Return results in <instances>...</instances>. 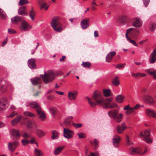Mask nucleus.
Returning a JSON list of instances; mask_svg holds the SVG:
<instances>
[{"instance_id":"obj_1","label":"nucleus","mask_w":156,"mask_h":156,"mask_svg":"<svg viewBox=\"0 0 156 156\" xmlns=\"http://www.w3.org/2000/svg\"><path fill=\"white\" fill-rule=\"evenodd\" d=\"M86 99L88 100L89 104L92 107L95 106L96 103L101 105L103 107L106 106L105 104L106 100H104L102 95L99 91H95L93 94L92 98L87 97Z\"/></svg>"},{"instance_id":"obj_2","label":"nucleus","mask_w":156,"mask_h":156,"mask_svg":"<svg viewBox=\"0 0 156 156\" xmlns=\"http://www.w3.org/2000/svg\"><path fill=\"white\" fill-rule=\"evenodd\" d=\"M42 80L45 84H48L52 82L55 79L56 75L52 71H49L45 73L44 75H41Z\"/></svg>"},{"instance_id":"obj_3","label":"nucleus","mask_w":156,"mask_h":156,"mask_svg":"<svg viewBox=\"0 0 156 156\" xmlns=\"http://www.w3.org/2000/svg\"><path fill=\"white\" fill-rule=\"evenodd\" d=\"M108 114L109 117L112 118L118 123L121 122L122 119L123 115L119 112L117 109H113L108 112Z\"/></svg>"},{"instance_id":"obj_4","label":"nucleus","mask_w":156,"mask_h":156,"mask_svg":"<svg viewBox=\"0 0 156 156\" xmlns=\"http://www.w3.org/2000/svg\"><path fill=\"white\" fill-rule=\"evenodd\" d=\"M51 26L53 30L57 32H61L63 30L62 25L58 17H55L52 20L51 23Z\"/></svg>"},{"instance_id":"obj_5","label":"nucleus","mask_w":156,"mask_h":156,"mask_svg":"<svg viewBox=\"0 0 156 156\" xmlns=\"http://www.w3.org/2000/svg\"><path fill=\"white\" fill-rule=\"evenodd\" d=\"M140 33V31L139 29L131 27L127 30L126 34L128 35L129 34H131V37L133 39L138 40Z\"/></svg>"},{"instance_id":"obj_6","label":"nucleus","mask_w":156,"mask_h":156,"mask_svg":"<svg viewBox=\"0 0 156 156\" xmlns=\"http://www.w3.org/2000/svg\"><path fill=\"white\" fill-rule=\"evenodd\" d=\"M147 151V149L145 148L144 151L142 153V149L140 147L134 148L131 147L129 149V152L131 154H138L141 155L144 154Z\"/></svg>"},{"instance_id":"obj_7","label":"nucleus","mask_w":156,"mask_h":156,"mask_svg":"<svg viewBox=\"0 0 156 156\" xmlns=\"http://www.w3.org/2000/svg\"><path fill=\"white\" fill-rule=\"evenodd\" d=\"M31 28V26L24 20L21 22V23L19 27L20 29L22 31H27Z\"/></svg>"},{"instance_id":"obj_8","label":"nucleus","mask_w":156,"mask_h":156,"mask_svg":"<svg viewBox=\"0 0 156 156\" xmlns=\"http://www.w3.org/2000/svg\"><path fill=\"white\" fill-rule=\"evenodd\" d=\"M112 99H113L112 98H107L106 99V101L105 103L106 106H104L103 107L106 108H110L117 107V105L115 102H113L110 104V103L112 101Z\"/></svg>"},{"instance_id":"obj_9","label":"nucleus","mask_w":156,"mask_h":156,"mask_svg":"<svg viewBox=\"0 0 156 156\" xmlns=\"http://www.w3.org/2000/svg\"><path fill=\"white\" fill-rule=\"evenodd\" d=\"M63 135L66 138L68 139L72 138L73 137L74 134L73 132L70 130L68 128H63Z\"/></svg>"},{"instance_id":"obj_10","label":"nucleus","mask_w":156,"mask_h":156,"mask_svg":"<svg viewBox=\"0 0 156 156\" xmlns=\"http://www.w3.org/2000/svg\"><path fill=\"white\" fill-rule=\"evenodd\" d=\"M131 23L133 27L138 28L142 25L141 20L138 18H133L131 20Z\"/></svg>"},{"instance_id":"obj_11","label":"nucleus","mask_w":156,"mask_h":156,"mask_svg":"<svg viewBox=\"0 0 156 156\" xmlns=\"http://www.w3.org/2000/svg\"><path fill=\"white\" fill-rule=\"evenodd\" d=\"M19 143L17 141H13L12 143L9 142L8 148L12 152H14L16 148L19 145Z\"/></svg>"},{"instance_id":"obj_12","label":"nucleus","mask_w":156,"mask_h":156,"mask_svg":"<svg viewBox=\"0 0 156 156\" xmlns=\"http://www.w3.org/2000/svg\"><path fill=\"white\" fill-rule=\"evenodd\" d=\"M32 84L34 85H36L39 88L41 87V84L42 83L41 79L40 77L34 78L30 80Z\"/></svg>"},{"instance_id":"obj_13","label":"nucleus","mask_w":156,"mask_h":156,"mask_svg":"<svg viewBox=\"0 0 156 156\" xmlns=\"http://www.w3.org/2000/svg\"><path fill=\"white\" fill-rule=\"evenodd\" d=\"M21 118H22V119L24 121L28 120L27 117H25L22 118V115H19L16 118L13 119L11 121V125L13 126L16 125L20 121Z\"/></svg>"},{"instance_id":"obj_14","label":"nucleus","mask_w":156,"mask_h":156,"mask_svg":"<svg viewBox=\"0 0 156 156\" xmlns=\"http://www.w3.org/2000/svg\"><path fill=\"white\" fill-rule=\"evenodd\" d=\"M38 4L41 7V9H44L47 10L48 8L49 5L47 3L44 1V0H37Z\"/></svg>"},{"instance_id":"obj_15","label":"nucleus","mask_w":156,"mask_h":156,"mask_svg":"<svg viewBox=\"0 0 156 156\" xmlns=\"http://www.w3.org/2000/svg\"><path fill=\"white\" fill-rule=\"evenodd\" d=\"M121 138L117 135L114 136L113 138V143L114 146L115 147H118L119 146Z\"/></svg>"},{"instance_id":"obj_16","label":"nucleus","mask_w":156,"mask_h":156,"mask_svg":"<svg viewBox=\"0 0 156 156\" xmlns=\"http://www.w3.org/2000/svg\"><path fill=\"white\" fill-rule=\"evenodd\" d=\"M144 140L148 143H151L152 142V140L149 137L150 135V131L146 130L144 133Z\"/></svg>"},{"instance_id":"obj_17","label":"nucleus","mask_w":156,"mask_h":156,"mask_svg":"<svg viewBox=\"0 0 156 156\" xmlns=\"http://www.w3.org/2000/svg\"><path fill=\"white\" fill-rule=\"evenodd\" d=\"M127 128L125 123L123 122L121 126H117L116 127V130L117 132L119 134L122 133L123 131Z\"/></svg>"},{"instance_id":"obj_18","label":"nucleus","mask_w":156,"mask_h":156,"mask_svg":"<svg viewBox=\"0 0 156 156\" xmlns=\"http://www.w3.org/2000/svg\"><path fill=\"white\" fill-rule=\"evenodd\" d=\"M37 114L38 118L41 121H44L46 117L45 113L41 110V108H40L37 111Z\"/></svg>"},{"instance_id":"obj_19","label":"nucleus","mask_w":156,"mask_h":156,"mask_svg":"<svg viewBox=\"0 0 156 156\" xmlns=\"http://www.w3.org/2000/svg\"><path fill=\"white\" fill-rule=\"evenodd\" d=\"M143 99L146 103L149 104H152L154 102L153 98L148 95H145L144 96Z\"/></svg>"},{"instance_id":"obj_20","label":"nucleus","mask_w":156,"mask_h":156,"mask_svg":"<svg viewBox=\"0 0 156 156\" xmlns=\"http://www.w3.org/2000/svg\"><path fill=\"white\" fill-rule=\"evenodd\" d=\"M156 60V49H154L150 56L149 61L151 63H154Z\"/></svg>"},{"instance_id":"obj_21","label":"nucleus","mask_w":156,"mask_h":156,"mask_svg":"<svg viewBox=\"0 0 156 156\" xmlns=\"http://www.w3.org/2000/svg\"><path fill=\"white\" fill-rule=\"evenodd\" d=\"M73 117L70 116L66 118L64 120V124L66 127L68 128L72 125V120Z\"/></svg>"},{"instance_id":"obj_22","label":"nucleus","mask_w":156,"mask_h":156,"mask_svg":"<svg viewBox=\"0 0 156 156\" xmlns=\"http://www.w3.org/2000/svg\"><path fill=\"white\" fill-rule=\"evenodd\" d=\"M8 101L5 98H2L0 100V110H2L4 109L8 104Z\"/></svg>"},{"instance_id":"obj_23","label":"nucleus","mask_w":156,"mask_h":156,"mask_svg":"<svg viewBox=\"0 0 156 156\" xmlns=\"http://www.w3.org/2000/svg\"><path fill=\"white\" fill-rule=\"evenodd\" d=\"M27 106L35 109L37 111L41 108L37 102L34 101L29 102L28 103Z\"/></svg>"},{"instance_id":"obj_24","label":"nucleus","mask_w":156,"mask_h":156,"mask_svg":"<svg viewBox=\"0 0 156 156\" xmlns=\"http://www.w3.org/2000/svg\"><path fill=\"white\" fill-rule=\"evenodd\" d=\"M116 52L115 51H112L109 52L107 55L106 57V61L109 62H110L113 56L116 54Z\"/></svg>"},{"instance_id":"obj_25","label":"nucleus","mask_w":156,"mask_h":156,"mask_svg":"<svg viewBox=\"0 0 156 156\" xmlns=\"http://www.w3.org/2000/svg\"><path fill=\"white\" fill-rule=\"evenodd\" d=\"M89 19H83L81 21V26L82 28L83 29H86L89 26L88 21Z\"/></svg>"},{"instance_id":"obj_26","label":"nucleus","mask_w":156,"mask_h":156,"mask_svg":"<svg viewBox=\"0 0 156 156\" xmlns=\"http://www.w3.org/2000/svg\"><path fill=\"white\" fill-rule=\"evenodd\" d=\"M28 64L29 67L31 69H35L36 65L35 64V60L34 58H31L29 60L28 62Z\"/></svg>"},{"instance_id":"obj_27","label":"nucleus","mask_w":156,"mask_h":156,"mask_svg":"<svg viewBox=\"0 0 156 156\" xmlns=\"http://www.w3.org/2000/svg\"><path fill=\"white\" fill-rule=\"evenodd\" d=\"M11 132L12 135L15 138L18 139L20 137V134L19 130L12 129L11 130Z\"/></svg>"},{"instance_id":"obj_28","label":"nucleus","mask_w":156,"mask_h":156,"mask_svg":"<svg viewBox=\"0 0 156 156\" xmlns=\"http://www.w3.org/2000/svg\"><path fill=\"white\" fill-rule=\"evenodd\" d=\"M147 115L150 117H153L156 119V113L154 110H150L147 109L146 111Z\"/></svg>"},{"instance_id":"obj_29","label":"nucleus","mask_w":156,"mask_h":156,"mask_svg":"<svg viewBox=\"0 0 156 156\" xmlns=\"http://www.w3.org/2000/svg\"><path fill=\"white\" fill-rule=\"evenodd\" d=\"M77 94V91L75 92L74 93L69 92L68 94V98L70 100H75L76 99Z\"/></svg>"},{"instance_id":"obj_30","label":"nucleus","mask_w":156,"mask_h":156,"mask_svg":"<svg viewBox=\"0 0 156 156\" xmlns=\"http://www.w3.org/2000/svg\"><path fill=\"white\" fill-rule=\"evenodd\" d=\"M146 72L149 75H152L153 76L154 78L156 79V70L153 69L151 68L147 69Z\"/></svg>"},{"instance_id":"obj_31","label":"nucleus","mask_w":156,"mask_h":156,"mask_svg":"<svg viewBox=\"0 0 156 156\" xmlns=\"http://www.w3.org/2000/svg\"><path fill=\"white\" fill-rule=\"evenodd\" d=\"M26 7L25 6L21 7L18 11L19 14L21 15H27L28 14L26 12Z\"/></svg>"},{"instance_id":"obj_32","label":"nucleus","mask_w":156,"mask_h":156,"mask_svg":"<svg viewBox=\"0 0 156 156\" xmlns=\"http://www.w3.org/2000/svg\"><path fill=\"white\" fill-rule=\"evenodd\" d=\"M11 20L12 22L14 23H16L17 22L23 21L22 18L19 16H16L12 17Z\"/></svg>"},{"instance_id":"obj_33","label":"nucleus","mask_w":156,"mask_h":156,"mask_svg":"<svg viewBox=\"0 0 156 156\" xmlns=\"http://www.w3.org/2000/svg\"><path fill=\"white\" fill-rule=\"evenodd\" d=\"M27 126L28 128H31L33 126H36V123L34 120H28Z\"/></svg>"},{"instance_id":"obj_34","label":"nucleus","mask_w":156,"mask_h":156,"mask_svg":"<svg viewBox=\"0 0 156 156\" xmlns=\"http://www.w3.org/2000/svg\"><path fill=\"white\" fill-rule=\"evenodd\" d=\"M126 37L128 41L134 45L136 46H138V44L135 41L136 40L131 39L130 37L128 35H127V34H126Z\"/></svg>"},{"instance_id":"obj_35","label":"nucleus","mask_w":156,"mask_h":156,"mask_svg":"<svg viewBox=\"0 0 156 156\" xmlns=\"http://www.w3.org/2000/svg\"><path fill=\"white\" fill-rule=\"evenodd\" d=\"M64 148V147L63 146L58 147H57L55 150L54 152V154L56 155L58 154L61 152V151Z\"/></svg>"},{"instance_id":"obj_36","label":"nucleus","mask_w":156,"mask_h":156,"mask_svg":"<svg viewBox=\"0 0 156 156\" xmlns=\"http://www.w3.org/2000/svg\"><path fill=\"white\" fill-rule=\"evenodd\" d=\"M124 98V97L122 95H117L115 98V100L116 101L119 103H122L123 99Z\"/></svg>"},{"instance_id":"obj_37","label":"nucleus","mask_w":156,"mask_h":156,"mask_svg":"<svg viewBox=\"0 0 156 156\" xmlns=\"http://www.w3.org/2000/svg\"><path fill=\"white\" fill-rule=\"evenodd\" d=\"M103 92L104 96L106 97L111 96L112 95V94L111 93L109 89L104 90Z\"/></svg>"},{"instance_id":"obj_38","label":"nucleus","mask_w":156,"mask_h":156,"mask_svg":"<svg viewBox=\"0 0 156 156\" xmlns=\"http://www.w3.org/2000/svg\"><path fill=\"white\" fill-rule=\"evenodd\" d=\"M52 135L51 137L53 140L57 139L58 138V133L55 130H53L52 132Z\"/></svg>"},{"instance_id":"obj_39","label":"nucleus","mask_w":156,"mask_h":156,"mask_svg":"<svg viewBox=\"0 0 156 156\" xmlns=\"http://www.w3.org/2000/svg\"><path fill=\"white\" fill-rule=\"evenodd\" d=\"M149 30L152 32H153L156 28V23H151L149 25Z\"/></svg>"},{"instance_id":"obj_40","label":"nucleus","mask_w":156,"mask_h":156,"mask_svg":"<svg viewBox=\"0 0 156 156\" xmlns=\"http://www.w3.org/2000/svg\"><path fill=\"white\" fill-rule=\"evenodd\" d=\"M112 83L115 86H117L119 84V81L118 77L116 76L114 78L112 81Z\"/></svg>"},{"instance_id":"obj_41","label":"nucleus","mask_w":156,"mask_h":156,"mask_svg":"<svg viewBox=\"0 0 156 156\" xmlns=\"http://www.w3.org/2000/svg\"><path fill=\"white\" fill-rule=\"evenodd\" d=\"M29 15L31 19L32 20H34V17L35 16V13L32 8V9L30 11Z\"/></svg>"},{"instance_id":"obj_42","label":"nucleus","mask_w":156,"mask_h":156,"mask_svg":"<svg viewBox=\"0 0 156 156\" xmlns=\"http://www.w3.org/2000/svg\"><path fill=\"white\" fill-rule=\"evenodd\" d=\"M23 114L25 115L31 117H34L35 116V115L34 114L29 111L24 112Z\"/></svg>"},{"instance_id":"obj_43","label":"nucleus","mask_w":156,"mask_h":156,"mask_svg":"<svg viewBox=\"0 0 156 156\" xmlns=\"http://www.w3.org/2000/svg\"><path fill=\"white\" fill-rule=\"evenodd\" d=\"M35 156H41L43 154L41 151L37 149H35Z\"/></svg>"},{"instance_id":"obj_44","label":"nucleus","mask_w":156,"mask_h":156,"mask_svg":"<svg viewBox=\"0 0 156 156\" xmlns=\"http://www.w3.org/2000/svg\"><path fill=\"white\" fill-rule=\"evenodd\" d=\"M0 17L3 19H5L6 17L5 12L2 9H0Z\"/></svg>"},{"instance_id":"obj_45","label":"nucleus","mask_w":156,"mask_h":156,"mask_svg":"<svg viewBox=\"0 0 156 156\" xmlns=\"http://www.w3.org/2000/svg\"><path fill=\"white\" fill-rule=\"evenodd\" d=\"M36 133L37 134V135L39 137H41L44 135V134L43 131L40 129H37V130Z\"/></svg>"},{"instance_id":"obj_46","label":"nucleus","mask_w":156,"mask_h":156,"mask_svg":"<svg viewBox=\"0 0 156 156\" xmlns=\"http://www.w3.org/2000/svg\"><path fill=\"white\" fill-rule=\"evenodd\" d=\"M126 16L125 15H122L120 16L119 18V20L121 23H124L126 19Z\"/></svg>"},{"instance_id":"obj_47","label":"nucleus","mask_w":156,"mask_h":156,"mask_svg":"<svg viewBox=\"0 0 156 156\" xmlns=\"http://www.w3.org/2000/svg\"><path fill=\"white\" fill-rule=\"evenodd\" d=\"M82 65L85 67L89 68L91 66V64L89 62H83Z\"/></svg>"},{"instance_id":"obj_48","label":"nucleus","mask_w":156,"mask_h":156,"mask_svg":"<svg viewBox=\"0 0 156 156\" xmlns=\"http://www.w3.org/2000/svg\"><path fill=\"white\" fill-rule=\"evenodd\" d=\"M77 135L80 139L85 138L86 137V135L85 134L82 132L78 133Z\"/></svg>"},{"instance_id":"obj_49","label":"nucleus","mask_w":156,"mask_h":156,"mask_svg":"<svg viewBox=\"0 0 156 156\" xmlns=\"http://www.w3.org/2000/svg\"><path fill=\"white\" fill-rule=\"evenodd\" d=\"M28 3L27 0H20L19 2V4L20 5H22Z\"/></svg>"},{"instance_id":"obj_50","label":"nucleus","mask_w":156,"mask_h":156,"mask_svg":"<svg viewBox=\"0 0 156 156\" xmlns=\"http://www.w3.org/2000/svg\"><path fill=\"white\" fill-rule=\"evenodd\" d=\"M30 142V140H28L25 139H23L22 140V143L23 146L26 145L28 144Z\"/></svg>"},{"instance_id":"obj_51","label":"nucleus","mask_w":156,"mask_h":156,"mask_svg":"<svg viewBox=\"0 0 156 156\" xmlns=\"http://www.w3.org/2000/svg\"><path fill=\"white\" fill-rule=\"evenodd\" d=\"M73 125L76 128L81 127L82 126V124L81 123L76 124L73 123Z\"/></svg>"},{"instance_id":"obj_52","label":"nucleus","mask_w":156,"mask_h":156,"mask_svg":"<svg viewBox=\"0 0 156 156\" xmlns=\"http://www.w3.org/2000/svg\"><path fill=\"white\" fill-rule=\"evenodd\" d=\"M98 155L99 153L97 152H96L95 153L90 152L88 156H98Z\"/></svg>"},{"instance_id":"obj_53","label":"nucleus","mask_w":156,"mask_h":156,"mask_svg":"<svg viewBox=\"0 0 156 156\" xmlns=\"http://www.w3.org/2000/svg\"><path fill=\"white\" fill-rule=\"evenodd\" d=\"M22 136L25 139H27L30 137V135L26 133H24L22 134Z\"/></svg>"},{"instance_id":"obj_54","label":"nucleus","mask_w":156,"mask_h":156,"mask_svg":"<svg viewBox=\"0 0 156 156\" xmlns=\"http://www.w3.org/2000/svg\"><path fill=\"white\" fill-rule=\"evenodd\" d=\"M125 64H119L117 65L116 66V67L117 69H121L122 68H123L125 66Z\"/></svg>"},{"instance_id":"obj_55","label":"nucleus","mask_w":156,"mask_h":156,"mask_svg":"<svg viewBox=\"0 0 156 156\" xmlns=\"http://www.w3.org/2000/svg\"><path fill=\"white\" fill-rule=\"evenodd\" d=\"M126 144L128 145H130L131 144H132V143H131L129 141V138L128 136H126Z\"/></svg>"},{"instance_id":"obj_56","label":"nucleus","mask_w":156,"mask_h":156,"mask_svg":"<svg viewBox=\"0 0 156 156\" xmlns=\"http://www.w3.org/2000/svg\"><path fill=\"white\" fill-rule=\"evenodd\" d=\"M30 142L31 144L35 143L36 144H37V143L36 142L35 138L34 137L31 138V140L30 141Z\"/></svg>"},{"instance_id":"obj_57","label":"nucleus","mask_w":156,"mask_h":156,"mask_svg":"<svg viewBox=\"0 0 156 156\" xmlns=\"http://www.w3.org/2000/svg\"><path fill=\"white\" fill-rule=\"evenodd\" d=\"M50 110L51 113L53 115H55V114L56 111L54 109L52 108H50Z\"/></svg>"},{"instance_id":"obj_58","label":"nucleus","mask_w":156,"mask_h":156,"mask_svg":"<svg viewBox=\"0 0 156 156\" xmlns=\"http://www.w3.org/2000/svg\"><path fill=\"white\" fill-rule=\"evenodd\" d=\"M8 32L9 34H14L16 31L13 29H8Z\"/></svg>"},{"instance_id":"obj_59","label":"nucleus","mask_w":156,"mask_h":156,"mask_svg":"<svg viewBox=\"0 0 156 156\" xmlns=\"http://www.w3.org/2000/svg\"><path fill=\"white\" fill-rule=\"evenodd\" d=\"M16 114H17V113L16 112H12L9 115L7 116V117H13L14 115H16Z\"/></svg>"},{"instance_id":"obj_60","label":"nucleus","mask_w":156,"mask_h":156,"mask_svg":"<svg viewBox=\"0 0 156 156\" xmlns=\"http://www.w3.org/2000/svg\"><path fill=\"white\" fill-rule=\"evenodd\" d=\"M94 143L95 148L96 149L97 148L98 146V144L97 140L96 139H94Z\"/></svg>"},{"instance_id":"obj_61","label":"nucleus","mask_w":156,"mask_h":156,"mask_svg":"<svg viewBox=\"0 0 156 156\" xmlns=\"http://www.w3.org/2000/svg\"><path fill=\"white\" fill-rule=\"evenodd\" d=\"M150 2L149 0H144V3L146 7H147Z\"/></svg>"},{"instance_id":"obj_62","label":"nucleus","mask_w":156,"mask_h":156,"mask_svg":"<svg viewBox=\"0 0 156 156\" xmlns=\"http://www.w3.org/2000/svg\"><path fill=\"white\" fill-rule=\"evenodd\" d=\"M133 112V108H130V109L127 110L126 112V113L127 114H129Z\"/></svg>"},{"instance_id":"obj_63","label":"nucleus","mask_w":156,"mask_h":156,"mask_svg":"<svg viewBox=\"0 0 156 156\" xmlns=\"http://www.w3.org/2000/svg\"><path fill=\"white\" fill-rule=\"evenodd\" d=\"M5 86H2L1 85H0V90H2L3 92H5L6 91V90L5 89L3 90V89L5 88Z\"/></svg>"},{"instance_id":"obj_64","label":"nucleus","mask_w":156,"mask_h":156,"mask_svg":"<svg viewBox=\"0 0 156 156\" xmlns=\"http://www.w3.org/2000/svg\"><path fill=\"white\" fill-rule=\"evenodd\" d=\"M139 105H137L134 107L132 108H133V112L134 111V110H136L138 109L139 108Z\"/></svg>"}]
</instances>
